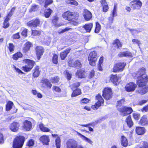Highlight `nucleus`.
Listing matches in <instances>:
<instances>
[{
    "mask_svg": "<svg viewBox=\"0 0 148 148\" xmlns=\"http://www.w3.org/2000/svg\"><path fill=\"white\" fill-rule=\"evenodd\" d=\"M117 4H115L114 5V9L112 12V15H111V16L113 17L116 16L117 15Z\"/></svg>",
    "mask_w": 148,
    "mask_h": 148,
    "instance_id": "ea45409f",
    "label": "nucleus"
},
{
    "mask_svg": "<svg viewBox=\"0 0 148 148\" xmlns=\"http://www.w3.org/2000/svg\"><path fill=\"white\" fill-rule=\"evenodd\" d=\"M136 132L138 135H142L145 132V129L143 127H137L136 128Z\"/></svg>",
    "mask_w": 148,
    "mask_h": 148,
    "instance_id": "412c9836",
    "label": "nucleus"
},
{
    "mask_svg": "<svg viewBox=\"0 0 148 148\" xmlns=\"http://www.w3.org/2000/svg\"><path fill=\"white\" fill-rule=\"evenodd\" d=\"M10 14V13L8 14L4 21L3 23V27L4 28L6 29L9 26V23L8 21L10 18V16H9Z\"/></svg>",
    "mask_w": 148,
    "mask_h": 148,
    "instance_id": "4be33fe9",
    "label": "nucleus"
},
{
    "mask_svg": "<svg viewBox=\"0 0 148 148\" xmlns=\"http://www.w3.org/2000/svg\"><path fill=\"white\" fill-rule=\"evenodd\" d=\"M64 73L66 76L67 79L69 80H70L71 78L72 74L70 73L68 71H66Z\"/></svg>",
    "mask_w": 148,
    "mask_h": 148,
    "instance_id": "4d7b16f0",
    "label": "nucleus"
},
{
    "mask_svg": "<svg viewBox=\"0 0 148 148\" xmlns=\"http://www.w3.org/2000/svg\"><path fill=\"white\" fill-rule=\"evenodd\" d=\"M97 58L98 56L96 52L93 51L90 52L88 57V60L90 64L92 66H95Z\"/></svg>",
    "mask_w": 148,
    "mask_h": 148,
    "instance_id": "39448f33",
    "label": "nucleus"
},
{
    "mask_svg": "<svg viewBox=\"0 0 148 148\" xmlns=\"http://www.w3.org/2000/svg\"><path fill=\"white\" fill-rule=\"evenodd\" d=\"M13 104L11 101H9L7 103L6 106V109L7 111L10 110L12 108Z\"/></svg>",
    "mask_w": 148,
    "mask_h": 148,
    "instance_id": "79ce46f5",
    "label": "nucleus"
},
{
    "mask_svg": "<svg viewBox=\"0 0 148 148\" xmlns=\"http://www.w3.org/2000/svg\"><path fill=\"white\" fill-rule=\"evenodd\" d=\"M39 126L40 130L43 132H51L50 129L45 127L44 124L42 123L40 124Z\"/></svg>",
    "mask_w": 148,
    "mask_h": 148,
    "instance_id": "393cba45",
    "label": "nucleus"
},
{
    "mask_svg": "<svg viewBox=\"0 0 148 148\" xmlns=\"http://www.w3.org/2000/svg\"><path fill=\"white\" fill-rule=\"evenodd\" d=\"M22 56V53L21 52H19L14 55L12 58L14 60H17L19 58H21Z\"/></svg>",
    "mask_w": 148,
    "mask_h": 148,
    "instance_id": "4c0bfd02",
    "label": "nucleus"
},
{
    "mask_svg": "<svg viewBox=\"0 0 148 148\" xmlns=\"http://www.w3.org/2000/svg\"><path fill=\"white\" fill-rule=\"evenodd\" d=\"M53 89L58 92H60L61 91V89L58 87L55 86L53 87Z\"/></svg>",
    "mask_w": 148,
    "mask_h": 148,
    "instance_id": "e2e57ef3",
    "label": "nucleus"
},
{
    "mask_svg": "<svg viewBox=\"0 0 148 148\" xmlns=\"http://www.w3.org/2000/svg\"><path fill=\"white\" fill-rule=\"evenodd\" d=\"M23 62L27 64L22 67V69L27 72L31 70L35 64V62L34 61L28 59L23 60Z\"/></svg>",
    "mask_w": 148,
    "mask_h": 148,
    "instance_id": "20e7f679",
    "label": "nucleus"
},
{
    "mask_svg": "<svg viewBox=\"0 0 148 148\" xmlns=\"http://www.w3.org/2000/svg\"><path fill=\"white\" fill-rule=\"evenodd\" d=\"M41 31L40 30H32V34L34 36H39L41 34Z\"/></svg>",
    "mask_w": 148,
    "mask_h": 148,
    "instance_id": "49530a36",
    "label": "nucleus"
},
{
    "mask_svg": "<svg viewBox=\"0 0 148 148\" xmlns=\"http://www.w3.org/2000/svg\"><path fill=\"white\" fill-rule=\"evenodd\" d=\"M136 85L133 82H130L127 84L125 86V90L127 92L134 91L136 87Z\"/></svg>",
    "mask_w": 148,
    "mask_h": 148,
    "instance_id": "f8f14e48",
    "label": "nucleus"
},
{
    "mask_svg": "<svg viewBox=\"0 0 148 148\" xmlns=\"http://www.w3.org/2000/svg\"><path fill=\"white\" fill-rule=\"evenodd\" d=\"M53 1L51 0H47L45 1V7L46 8L48 6L53 3Z\"/></svg>",
    "mask_w": 148,
    "mask_h": 148,
    "instance_id": "052dcab7",
    "label": "nucleus"
},
{
    "mask_svg": "<svg viewBox=\"0 0 148 148\" xmlns=\"http://www.w3.org/2000/svg\"><path fill=\"white\" fill-rule=\"evenodd\" d=\"M39 140L42 144L46 145H49V143L50 140L49 136L47 135H43L41 136Z\"/></svg>",
    "mask_w": 148,
    "mask_h": 148,
    "instance_id": "2eb2a0df",
    "label": "nucleus"
},
{
    "mask_svg": "<svg viewBox=\"0 0 148 148\" xmlns=\"http://www.w3.org/2000/svg\"><path fill=\"white\" fill-rule=\"evenodd\" d=\"M8 48L10 52H12L14 51V46L12 43H10Z\"/></svg>",
    "mask_w": 148,
    "mask_h": 148,
    "instance_id": "338daca9",
    "label": "nucleus"
},
{
    "mask_svg": "<svg viewBox=\"0 0 148 148\" xmlns=\"http://www.w3.org/2000/svg\"><path fill=\"white\" fill-rule=\"evenodd\" d=\"M36 54L38 60H40L41 56L43 55L44 52V49L41 46H38L36 48Z\"/></svg>",
    "mask_w": 148,
    "mask_h": 148,
    "instance_id": "ddd939ff",
    "label": "nucleus"
},
{
    "mask_svg": "<svg viewBox=\"0 0 148 148\" xmlns=\"http://www.w3.org/2000/svg\"><path fill=\"white\" fill-rule=\"evenodd\" d=\"M101 29V25L98 23H96V28L95 30V32L96 33H99V31Z\"/></svg>",
    "mask_w": 148,
    "mask_h": 148,
    "instance_id": "8fccbe9b",
    "label": "nucleus"
},
{
    "mask_svg": "<svg viewBox=\"0 0 148 148\" xmlns=\"http://www.w3.org/2000/svg\"><path fill=\"white\" fill-rule=\"evenodd\" d=\"M53 62L55 64H57L58 62V56L56 54H54L52 58Z\"/></svg>",
    "mask_w": 148,
    "mask_h": 148,
    "instance_id": "a18cd8bd",
    "label": "nucleus"
},
{
    "mask_svg": "<svg viewBox=\"0 0 148 148\" xmlns=\"http://www.w3.org/2000/svg\"><path fill=\"white\" fill-rule=\"evenodd\" d=\"M71 49L70 47L68 48L64 51L60 53V56L61 60H64L67 56L68 54L70 52Z\"/></svg>",
    "mask_w": 148,
    "mask_h": 148,
    "instance_id": "a211bd4d",
    "label": "nucleus"
},
{
    "mask_svg": "<svg viewBox=\"0 0 148 148\" xmlns=\"http://www.w3.org/2000/svg\"><path fill=\"white\" fill-rule=\"evenodd\" d=\"M141 111L143 112H146L148 111V104L147 106H144L141 110Z\"/></svg>",
    "mask_w": 148,
    "mask_h": 148,
    "instance_id": "774afa93",
    "label": "nucleus"
},
{
    "mask_svg": "<svg viewBox=\"0 0 148 148\" xmlns=\"http://www.w3.org/2000/svg\"><path fill=\"white\" fill-rule=\"evenodd\" d=\"M96 100L98 101L95 105H92L91 106V108L95 110L97 109L99 107L101 106V104L102 100V97L100 94L99 93L97 94L95 96Z\"/></svg>",
    "mask_w": 148,
    "mask_h": 148,
    "instance_id": "1a4fd4ad",
    "label": "nucleus"
},
{
    "mask_svg": "<svg viewBox=\"0 0 148 148\" xmlns=\"http://www.w3.org/2000/svg\"><path fill=\"white\" fill-rule=\"evenodd\" d=\"M76 75L79 78H85V77L84 71L82 70H78Z\"/></svg>",
    "mask_w": 148,
    "mask_h": 148,
    "instance_id": "7c9ffc66",
    "label": "nucleus"
},
{
    "mask_svg": "<svg viewBox=\"0 0 148 148\" xmlns=\"http://www.w3.org/2000/svg\"><path fill=\"white\" fill-rule=\"evenodd\" d=\"M66 148H76L78 145L77 142L74 140L70 139L66 143Z\"/></svg>",
    "mask_w": 148,
    "mask_h": 148,
    "instance_id": "9b49d317",
    "label": "nucleus"
},
{
    "mask_svg": "<svg viewBox=\"0 0 148 148\" xmlns=\"http://www.w3.org/2000/svg\"><path fill=\"white\" fill-rule=\"evenodd\" d=\"M19 126L20 125L18 123L14 122L10 125V129L12 131L15 132L18 130Z\"/></svg>",
    "mask_w": 148,
    "mask_h": 148,
    "instance_id": "dca6fc26",
    "label": "nucleus"
},
{
    "mask_svg": "<svg viewBox=\"0 0 148 148\" xmlns=\"http://www.w3.org/2000/svg\"><path fill=\"white\" fill-rule=\"evenodd\" d=\"M60 139L59 137H58L55 140L56 145L57 148H60Z\"/></svg>",
    "mask_w": 148,
    "mask_h": 148,
    "instance_id": "37998d69",
    "label": "nucleus"
},
{
    "mask_svg": "<svg viewBox=\"0 0 148 148\" xmlns=\"http://www.w3.org/2000/svg\"><path fill=\"white\" fill-rule=\"evenodd\" d=\"M145 69L142 68L136 74L138 77L137 83L139 88L136 92L142 95L145 94L148 91V88L145 86L147 78V75L145 74Z\"/></svg>",
    "mask_w": 148,
    "mask_h": 148,
    "instance_id": "f257e3e1",
    "label": "nucleus"
},
{
    "mask_svg": "<svg viewBox=\"0 0 148 148\" xmlns=\"http://www.w3.org/2000/svg\"><path fill=\"white\" fill-rule=\"evenodd\" d=\"M126 64L124 62L116 64L114 66L113 72H116L119 71H122L124 69Z\"/></svg>",
    "mask_w": 148,
    "mask_h": 148,
    "instance_id": "9d476101",
    "label": "nucleus"
},
{
    "mask_svg": "<svg viewBox=\"0 0 148 148\" xmlns=\"http://www.w3.org/2000/svg\"><path fill=\"white\" fill-rule=\"evenodd\" d=\"M82 140L85 141L86 142H87L90 145H92L93 142L90 139L85 136Z\"/></svg>",
    "mask_w": 148,
    "mask_h": 148,
    "instance_id": "09e8293b",
    "label": "nucleus"
},
{
    "mask_svg": "<svg viewBox=\"0 0 148 148\" xmlns=\"http://www.w3.org/2000/svg\"><path fill=\"white\" fill-rule=\"evenodd\" d=\"M132 42L134 44H136L138 45V46H139L140 44V41L138 39H133L132 40Z\"/></svg>",
    "mask_w": 148,
    "mask_h": 148,
    "instance_id": "69168bd1",
    "label": "nucleus"
},
{
    "mask_svg": "<svg viewBox=\"0 0 148 148\" xmlns=\"http://www.w3.org/2000/svg\"><path fill=\"white\" fill-rule=\"evenodd\" d=\"M102 96L106 100L110 99L112 98V92L111 89L109 87L105 88L102 91Z\"/></svg>",
    "mask_w": 148,
    "mask_h": 148,
    "instance_id": "423d86ee",
    "label": "nucleus"
},
{
    "mask_svg": "<svg viewBox=\"0 0 148 148\" xmlns=\"http://www.w3.org/2000/svg\"><path fill=\"white\" fill-rule=\"evenodd\" d=\"M51 81L52 83H57L59 81V78L57 76L52 77L51 79Z\"/></svg>",
    "mask_w": 148,
    "mask_h": 148,
    "instance_id": "864d4df0",
    "label": "nucleus"
},
{
    "mask_svg": "<svg viewBox=\"0 0 148 148\" xmlns=\"http://www.w3.org/2000/svg\"><path fill=\"white\" fill-rule=\"evenodd\" d=\"M140 123L142 125H148V120L146 115L143 116L141 118L140 121Z\"/></svg>",
    "mask_w": 148,
    "mask_h": 148,
    "instance_id": "5701e85b",
    "label": "nucleus"
},
{
    "mask_svg": "<svg viewBox=\"0 0 148 148\" xmlns=\"http://www.w3.org/2000/svg\"><path fill=\"white\" fill-rule=\"evenodd\" d=\"M109 9V7L106 1L105 0H102V11L103 12H107Z\"/></svg>",
    "mask_w": 148,
    "mask_h": 148,
    "instance_id": "a878e982",
    "label": "nucleus"
},
{
    "mask_svg": "<svg viewBox=\"0 0 148 148\" xmlns=\"http://www.w3.org/2000/svg\"><path fill=\"white\" fill-rule=\"evenodd\" d=\"M114 47H115L117 48H119L122 46V43L119 40H115L113 43Z\"/></svg>",
    "mask_w": 148,
    "mask_h": 148,
    "instance_id": "473e14b6",
    "label": "nucleus"
},
{
    "mask_svg": "<svg viewBox=\"0 0 148 148\" xmlns=\"http://www.w3.org/2000/svg\"><path fill=\"white\" fill-rule=\"evenodd\" d=\"M90 101V100L87 98H84L80 100L79 102L81 104H82L83 103H88L89 101Z\"/></svg>",
    "mask_w": 148,
    "mask_h": 148,
    "instance_id": "5fc2aeb1",
    "label": "nucleus"
},
{
    "mask_svg": "<svg viewBox=\"0 0 148 148\" xmlns=\"http://www.w3.org/2000/svg\"><path fill=\"white\" fill-rule=\"evenodd\" d=\"M31 45V43L30 42H27L24 45V47L23 48V51L25 52L28 51L29 50Z\"/></svg>",
    "mask_w": 148,
    "mask_h": 148,
    "instance_id": "2f4dec72",
    "label": "nucleus"
},
{
    "mask_svg": "<svg viewBox=\"0 0 148 148\" xmlns=\"http://www.w3.org/2000/svg\"><path fill=\"white\" fill-rule=\"evenodd\" d=\"M125 122L129 127H131L133 125V123L130 115L126 118Z\"/></svg>",
    "mask_w": 148,
    "mask_h": 148,
    "instance_id": "cd10ccee",
    "label": "nucleus"
},
{
    "mask_svg": "<svg viewBox=\"0 0 148 148\" xmlns=\"http://www.w3.org/2000/svg\"><path fill=\"white\" fill-rule=\"evenodd\" d=\"M34 144V140L31 139L27 143V145L29 147L32 146Z\"/></svg>",
    "mask_w": 148,
    "mask_h": 148,
    "instance_id": "bf43d9fd",
    "label": "nucleus"
},
{
    "mask_svg": "<svg viewBox=\"0 0 148 148\" xmlns=\"http://www.w3.org/2000/svg\"><path fill=\"white\" fill-rule=\"evenodd\" d=\"M148 101V100H141L138 102V104L140 106H142L146 103Z\"/></svg>",
    "mask_w": 148,
    "mask_h": 148,
    "instance_id": "0e129e2a",
    "label": "nucleus"
},
{
    "mask_svg": "<svg viewBox=\"0 0 148 148\" xmlns=\"http://www.w3.org/2000/svg\"><path fill=\"white\" fill-rule=\"evenodd\" d=\"M121 139V145L125 147L127 146L128 145V142L127 138L123 136H122Z\"/></svg>",
    "mask_w": 148,
    "mask_h": 148,
    "instance_id": "c9c22d12",
    "label": "nucleus"
},
{
    "mask_svg": "<svg viewBox=\"0 0 148 148\" xmlns=\"http://www.w3.org/2000/svg\"><path fill=\"white\" fill-rule=\"evenodd\" d=\"M32 127V123L31 122L26 120L24 123V128L26 131H29Z\"/></svg>",
    "mask_w": 148,
    "mask_h": 148,
    "instance_id": "aec40b11",
    "label": "nucleus"
},
{
    "mask_svg": "<svg viewBox=\"0 0 148 148\" xmlns=\"http://www.w3.org/2000/svg\"><path fill=\"white\" fill-rule=\"evenodd\" d=\"M28 29H24L21 32V35L24 37H26L27 36V32Z\"/></svg>",
    "mask_w": 148,
    "mask_h": 148,
    "instance_id": "680f3d73",
    "label": "nucleus"
},
{
    "mask_svg": "<svg viewBox=\"0 0 148 148\" xmlns=\"http://www.w3.org/2000/svg\"><path fill=\"white\" fill-rule=\"evenodd\" d=\"M84 17L86 21L89 20L92 17V14L88 10L86 9L84 11Z\"/></svg>",
    "mask_w": 148,
    "mask_h": 148,
    "instance_id": "6ab92c4d",
    "label": "nucleus"
},
{
    "mask_svg": "<svg viewBox=\"0 0 148 148\" xmlns=\"http://www.w3.org/2000/svg\"><path fill=\"white\" fill-rule=\"evenodd\" d=\"M81 94V90L79 88H77L73 91L71 95V97H75Z\"/></svg>",
    "mask_w": 148,
    "mask_h": 148,
    "instance_id": "bb28decb",
    "label": "nucleus"
},
{
    "mask_svg": "<svg viewBox=\"0 0 148 148\" xmlns=\"http://www.w3.org/2000/svg\"><path fill=\"white\" fill-rule=\"evenodd\" d=\"M125 102L124 99H123L118 101L117 103V108L118 109V108H120L122 105Z\"/></svg>",
    "mask_w": 148,
    "mask_h": 148,
    "instance_id": "c03bdc74",
    "label": "nucleus"
},
{
    "mask_svg": "<svg viewBox=\"0 0 148 148\" xmlns=\"http://www.w3.org/2000/svg\"><path fill=\"white\" fill-rule=\"evenodd\" d=\"M131 8L133 10L139 9L142 6V3L139 0H134L130 3Z\"/></svg>",
    "mask_w": 148,
    "mask_h": 148,
    "instance_id": "6e6552de",
    "label": "nucleus"
},
{
    "mask_svg": "<svg viewBox=\"0 0 148 148\" xmlns=\"http://www.w3.org/2000/svg\"><path fill=\"white\" fill-rule=\"evenodd\" d=\"M74 65L75 67L78 68L81 67L82 64L81 63L79 60H77L75 61L74 62Z\"/></svg>",
    "mask_w": 148,
    "mask_h": 148,
    "instance_id": "3c124183",
    "label": "nucleus"
},
{
    "mask_svg": "<svg viewBox=\"0 0 148 148\" xmlns=\"http://www.w3.org/2000/svg\"><path fill=\"white\" fill-rule=\"evenodd\" d=\"M62 17L68 21L74 22L75 21L78 19V15L68 11L64 12L63 14Z\"/></svg>",
    "mask_w": 148,
    "mask_h": 148,
    "instance_id": "7ed1b4c3",
    "label": "nucleus"
},
{
    "mask_svg": "<svg viewBox=\"0 0 148 148\" xmlns=\"http://www.w3.org/2000/svg\"><path fill=\"white\" fill-rule=\"evenodd\" d=\"M93 25L91 23L85 24L83 26V27L88 32H90L92 27Z\"/></svg>",
    "mask_w": 148,
    "mask_h": 148,
    "instance_id": "c85d7f7f",
    "label": "nucleus"
},
{
    "mask_svg": "<svg viewBox=\"0 0 148 148\" xmlns=\"http://www.w3.org/2000/svg\"><path fill=\"white\" fill-rule=\"evenodd\" d=\"M118 56L119 57L127 56L131 57L132 56V54L128 51L120 52Z\"/></svg>",
    "mask_w": 148,
    "mask_h": 148,
    "instance_id": "c756f323",
    "label": "nucleus"
},
{
    "mask_svg": "<svg viewBox=\"0 0 148 148\" xmlns=\"http://www.w3.org/2000/svg\"><path fill=\"white\" fill-rule=\"evenodd\" d=\"M102 64V57H101L100 58L98 64H97V69L99 71L102 70V67H101V64Z\"/></svg>",
    "mask_w": 148,
    "mask_h": 148,
    "instance_id": "603ef678",
    "label": "nucleus"
},
{
    "mask_svg": "<svg viewBox=\"0 0 148 148\" xmlns=\"http://www.w3.org/2000/svg\"><path fill=\"white\" fill-rule=\"evenodd\" d=\"M52 12V10L50 8L46 10L44 13V15L45 17L47 18L49 17Z\"/></svg>",
    "mask_w": 148,
    "mask_h": 148,
    "instance_id": "58836bf2",
    "label": "nucleus"
},
{
    "mask_svg": "<svg viewBox=\"0 0 148 148\" xmlns=\"http://www.w3.org/2000/svg\"><path fill=\"white\" fill-rule=\"evenodd\" d=\"M110 79L111 82L115 85H117L118 83L119 78L116 75H112L111 76Z\"/></svg>",
    "mask_w": 148,
    "mask_h": 148,
    "instance_id": "b1692460",
    "label": "nucleus"
},
{
    "mask_svg": "<svg viewBox=\"0 0 148 148\" xmlns=\"http://www.w3.org/2000/svg\"><path fill=\"white\" fill-rule=\"evenodd\" d=\"M71 29V28H69V27H67L64 29H62L61 30L59 31L58 32V33L59 34L63 33L69 31V30Z\"/></svg>",
    "mask_w": 148,
    "mask_h": 148,
    "instance_id": "13d9d810",
    "label": "nucleus"
},
{
    "mask_svg": "<svg viewBox=\"0 0 148 148\" xmlns=\"http://www.w3.org/2000/svg\"><path fill=\"white\" fill-rule=\"evenodd\" d=\"M33 71V76L34 77H37L39 76L40 74L39 67L38 66L35 67Z\"/></svg>",
    "mask_w": 148,
    "mask_h": 148,
    "instance_id": "f704fd0d",
    "label": "nucleus"
},
{
    "mask_svg": "<svg viewBox=\"0 0 148 148\" xmlns=\"http://www.w3.org/2000/svg\"><path fill=\"white\" fill-rule=\"evenodd\" d=\"M32 92L33 95L37 96V97L39 98H41L42 97V95L40 93L38 92L37 91L35 90H32Z\"/></svg>",
    "mask_w": 148,
    "mask_h": 148,
    "instance_id": "a19ab883",
    "label": "nucleus"
},
{
    "mask_svg": "<svg viewBox=\"0 0 148 148\" xmlns=\"http://www.w3.org/2000/svg\"><path fill=\"white\" fill-rule=\"evenodd\" d=\"M118 110L121 112L123 116L130 114L133 111L132 108L131 107L126 106L118 108Z\"/></svg>",
    "mask_w": 148,
    "mask_h": 148,
    "instance_id": "0eeeda50",
    "label": "nucleus"
},
{
    "mask_svg": "<svg viewBox=\"0 0 148 148\" xmlns=\"http://www.w3.org/2000/svg\"><path fill=\"white\" fill-rule=\"evenodd\" d=\"M42 85L43 87L46 86L51 88L52 85L49 82V80L47 79L43 78L42 79L41 82Z\"/></svg>",
    "mask_w": 148,
    "mask_h": 148,
    "instance_id": "f3484780",
    "label": "nucleus"
},
{
    "mask_svg": "<svg viewBox=\"0 0 148 148\" xmlns=\"http://www.w3.org/2000/svg\"><path fill=\"white\" fill-rule=\"evenodd\" d=\"M40 23V20L38 19H36L28 22L27 23V25L31 27H36L39 25Z\"/></svg>",
    "mask_w": 148,
    "mask_h": 148,
    "instance_id": "4468645a",
    "label": "nucleus"
},
{
    "mask_svg": "<svg viewBox=\"0 0 148 148\" xmlns=\"http://www.w3.org/2000/svg\"><path fill=\"white\" fill-rule=\"evenodd\" d=\"M80 85V83L79 82H76L70 85V87L72 90H73L78 87Z\"/></svg>",
    "mask_w": 148,
    "mask_h": 148,
    "instance_id": "de8ad7c7",
    "label": "nucleus"
},
{
    "mask_svg": "<svg viewBox=\"0 0 148 148\" xmlns=\"http://www.w3.org/2000/svg\"><path fill=\"white\" fill-rule=\"evenodd\" d=\"M114 19V17L112 16H110L109 17L108 19V22L107 23V28H111V25L113 23V20Z\"/></svg>",
    "mask_w": 148,
    "mask_h": 148,
    "instance_id": "e433bc0d",
    "label": "nucleus"
},
{
    "mask_svg": "<svg viewBox=\"0 0 148 148\" xmlns=\"http://www.w3.org/2000/svg\"><path fill=\"white\" fill-rule=\"evenodd\" d=\"M68 3H70L71 4L77 6L78 5V3L75 1L73 0H68L67 1Z\"/></svg>",
    "mask_w": 148,
    "mask_h": 148,
    "instance_id": "6e6d98bb",
    "label": "nucleus"
},
{
    "mask_svg": "<svg viewBox=\"0 0 148 148\" xmlns=\"http://www.w3.org/2000/svg\"><path fill=\"white\" fill-rule=\"evenodd\" d=\"M25 138L23 136H16L14 139L13 143V148H21L23 145Z\"/></svg>",
    "mask_w": 148,
    "mask_h": 148,
    "instance_id": "f03ea898",
    "label": "nucleus"
},
{
    "mask_svg": "<svg viewBox=\"0 0 148 148\" xmlns=\"http://www.w3.org/2000/svg\"><path fill=\"white\" fill-rule=\"evenodd\" d=\"M128 29L132 35L134 36L142 31V29Z\"/></svg>",
    "mask_w": 148,
    "mask_h": 148,
    "instance_id": "72a5a7b5",
    "label": "nucleus"
}]
</instances>
